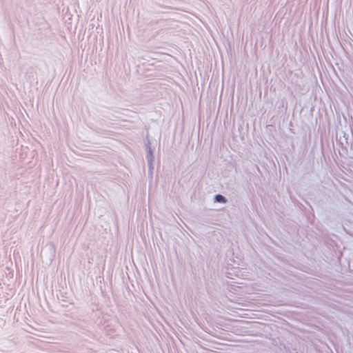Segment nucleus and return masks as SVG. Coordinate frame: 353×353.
Instances as JSON below:
<instances>
[{
	"mask_svg": "<svg viewBox=\"0 0 353 353\" xmlns=\"http://www.w3.org/2000/svg\"><path fill=\"white\" fill-rule=\"evenodd\" d=\"M145 147H146V150H147L146 159H147L149 168L151 169L153 168L152 164H153L154 157L153 151L150 146V141H148V143L145 144Z\"/></svg>",
	"mask_w": 353,
	"mask_h": 353,
	"instance_id": "obj_1",
	"label": "nucleus"
},
{
	"mask_svg": "<svg viewBox=\"0 0 353 353\" xmlns=\"http://www.w3.org/2000/svg\"><path fill=\"white\" fill-rule=\"evenodd\" d=\"M214 201L216 203H226L228 199L222 194H217L214 196Z\"/></svg>",
	"mask_w": 353,
	"mask_h": 353,
	"instance_id": "obj_2",
	"label": "nucleus"
}]
</instances>
